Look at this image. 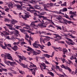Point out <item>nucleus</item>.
<instances>
[{
  "mask_svg": "<svg viewBox=\"0 0 77 77\" xmlns=\"http://www.w3.org/2000/svg\"><path fill=\"white\" fill-rule=\"evenodd\" d=\"M8 47H10L11 48H12V46H11V45L10 44H8Z\"/></svg>",
  "mask_w": 77,
  "mask_h": 77,
  "instance_id": "obj_60",
  "label": "nucleus"
},
{
  "mask_svg": "<svg viewBox=\"0 0 77 77\" xmlns=\"http://www.w3.org/2000/svg\"><path fill=\"white\" fill-rule=\"evenodd\" d=\"M63 9V12H66L67 11V8H64Z\"/></svg>",
  "mask_w": 77,
  "mask_h": 77,
  "instance_id": "obj_39",
  "label": "nucleus"
},
{
  "mask_svg": "<svg viewBox=\"0 0 77 77\" xmlns=\"http://www.w3.org/2000/svg\"><path fill=\"white\" fill-rule=\"evenodd\" d=\"M32 53H33L34 55H35V56L37 55V54H38V53L36 52V51H34L33 50L32 51Z\"/></svg>",
  "mask_w": 77,
  "mask_h": 77,
  "instance_id": "obj_30",
  "label": "nucleus"
},
{
  "mask_svg": "<svg viewBox=\"0 0 77 77\" xmlns=\"http://www.w3.org/2000/svg\"><path fill=\"white\" fill-rule=\"evenodd\" d=\"M37 51L38 52H37V54H40L41 53H42V52L39 50H37Z\"/></svg>",
  "mask_w": 77,
  "mask_h": 77,
  "instance_id": "obj_40",
  "label": "nucleus"
},
{
  "mask_svg": "<svg viewBox=\"0 0 77 77\" xmlns=\"http://www.w3.org/2000/svg\"><path fill=\"white\" fill-rule=\"evenodd\" d=\"M46 12H42V13H40V14L41 15H44V14H46Z\"/></svg>",
  "mask_w": 77,
  "mask_h": 77,
  "instance_id": "obj_43",
  "label": "nucleus"
},
{
  "mask_svg": "<svg viewBox=\"0 0 77 77\" xmlns=\"http://www.w3.org/2000/svg\"><path fill=\"white\" fill-rule=\"evenodd\" d=\"M16 3H20L21 5H23V2L21 1H16Z\"/></svg>",
  "mask_w": 77,
  "mask_h": 77,
  "instance_id": "obj_32",
  "label": "nucleus"
},
{
  "mask_svg": "<svg viewBox=\"0 0 77 77\" xmlns=\"http://www.w3.org/2000/svg\"><path fill=\"white\" fill-rule=\"evenodd\" d=\"M23 26H26L25 27H23V28H24L25 29H28V30H29V29H30V31L31 32V29H30V26L26 24H25L24 23H23Z\"/></svg>",
  "mask_w": 77,
  "mask_h": 77,
  "instance_id": "obj_11",
  "label": "nucleus"
},
{
  "mask_svg": "<svg viewBox=\"0 0 77 77\" xmlns=\"http://www.w3.org/2000/svg\"><path fill=\"white\" fill-rule=\"evenodd\" d=\"M59 43H60L61 44H64L65 42L63 41H60L59 42Z\"/></svg>",
  "mask_w": 77,
  "mask_h": 77,
  "instance_id": "obj_59",
  "label": "nucleus"
},
{
  "mask_svg": "<svg viewBox=\"0 0 77 77\" xmlns=\"http://www.w3.org/2000/svg\"><path fill=\"white\" fill-rule=\"evenodd\" d=\"M14 27L15 28H16V29H20V27H21V26H18L16 25H15L14 26Z\"/></svg>",
  "mask_w": 77,
  "mask_h": 77,
  "instance_id": "obj_35",
  "label": "nucleus"
},
{
  "mask_svg": "<svg viewBox=\"0 0 77 77\" xmlns=\"http://www.w3.org/2000/svg\"><path fill=\"white\" fill-rule=\"evenodd\" d=\"M38 41H36L35 42L32 44V45L34 48H38V46L40 48H41V49H44L43 47H45V46L44 45L41 46V45L40 44H37V43H38ZM38 45V46H36Z\"/></svg>",
  "mask_w": 77,
  "mask_h": 77,
  "instance_id": "obj_1",
  "label": "nucleus"
},
{
  "mask_svg": "<svg viewBox=\"0 0 77 77\" xmlns=\"http://www.w3.org/2000/svg\"><path fill=\"white\" fill-rule=\"evenodd\" d=\"M12 48L14 50V51H16L17 50H18V46H17L15 45L14 46V47H12Z\"/></svg>",
  "mask_w": 77,
  "mask_h": 77,
  "instance_id": "obj_17",
  "label": "nucleus"
},
{
  "mask_svg": "<svg viewBox=\"0 0 77 77\" xmlns=\"http://www.w3.org/2000/svg\"><path fill=\"white\" fill-rule=\"evenodd\" d=\"M34 23H33V22H32L31 24V26H32V27H35L36 26V25L35 24H34Z\"/></svg>",
  "mask_w": 77,
  "mask_h": 77,
  "instance_id": "obj_36",
  "label": "nucleus"
},
{
  "mask_svg": "<svg viewBox=\"0 0 77 77\" xmlns=\"http://www.w3.org/2000/svg\"><path fill=\"white\" fill-rule=\"evenodd\" d=\"M72 14L74 15H76V11L73 12Z\"/></svg>",
  "mask_w": 77,
  "mask_h": 77,
  "instance_id": "obj_62",
  "label": "nucleus"
},
{
  "mask_svg": "<svg viewBox=\"0 0 77 77\" xmlns=\"http://www.w3.org/2000/svg\"><path fill=\"white\" fill-rule=\"evenodd\" d=\"M51 69L52 71H54V72H55V73H57L56 72V71H55L54 70V69H53V67H51Z\"/></svg>",
  "mask_w": 77,
  "mask_h": 77,
  "instance_id": "obj_57",
  "label": "nucleus"
},
{
  "mask_svg": "<svg viewBox=\"0 0 77 77\" xmlns=\"http://www.w3.org/2000/svg\"><path fill=\"white\" fill-rule=\"evenodd\" d=\"M61 6H66V2H65L63 4H61Z\"/></svg>",
  "mask_w": 77,
  "mask_h": 77,
  "instance_id": "obj_33",
  "label": "nucleus"
},
{
  "mask_svg": "<svg viewBox=\"0 0 77 77\" xmlns=\"http://www.w3.org/2000/svg\"><path fill=\"white\" fill-rule=\"evenodd\" d=\"M8 6L10 9H12L14 7V4L12 3H10L8 4Z\"/></svg>",
  "mask_w": 77,
  "mask_h": 77,
  "instance_id": "obj_16",
  "label": "nucleus"
},
{
  "mask_svg": "<svg viewBox=\"0 0 77 77\" xmlns=\"http://www.w3.org/2000/svg\"><path fill=\"white\" fill-rule=\"evenodd\" d=\"M26 44V43L25 42H21V45H24V44Z\"/></svg>",
  "mask_w": 77,
  "mask_h": 77,
  "instance_id": "obj_50",
  "label": "nucleus"
},
{
  "mask_svg": "<svg viewBox=\"0 0 77 77\" xmlns=\"http://www.w3.org/2000/svg\"><path fill=\"white\" fill-rule=\"evenodd\" d=\"M25 39L27 41H28V42L29 43V45H32V44H31V43H32V42L30 41V40L26 39V38H25Z\"/></svg>",
  "mask_w": 77,
  "mask_h": 77,
  "instance_id": "obj_31",
  "label": "nucleus"
},
{
  "mask_svg": "<svg viewBox=\"0 0 77 77\" xmlns=\"http://www.w3.org/2000/svg\"><path fill=\"white\" fill-rule=\"evenodd\" d=\"M25 34H26L25 36L26 38H29V35L27 34V33L25 32L24 33Z\"/></svg>",
  "mask_w": 77,
  "mask_h": 77,
  "instance_id": "obj_38",
  "label": "nucleus"
},
{
  "mask_svg": "<svg viewBox=\"0 0 77 77\" xmlns=\"http://www.w3.org/2000/svg\"><path fill=\"white\" fill-rule=\"evenodd\" d=\"M2 71H4L5 72H7L8 71V69H3V68H2Z\"/></svg>",
  "mask_w": 77,
  "mask_h": 77,
  "instance_id": "obj_47",
  "label": "nucleus"
},
{
  "mask_svg": "<svg viewBox=\"0 0 77 77\" xmlns=\"http://www.w3.org/2000/svg\"><path fill=\"white\" fill-rule=\"evenodd\" d=\"M56 27L58 28V29H60V30H62V28L60 26H57Z\"/></svg>",
  "mask_w": 77,
  "mask_h": 77,
  "instance_id": "obj_55",
  "label": "nucleus"
},
{
  "mask_svg": "<svg viewBox=\"0 0 77 77\" xmlns=\"http://www.w3.org/2000/svg\"><path fill=\"white\" fill-rule=\"evenodd\" d=\"M49 5L50 6H53V4L51 3L50 4H49Z\"/></svg>",
  "mask_w": 77,
  "mask_h": 77,
  "instance_id": "obj_63",
  "label": "nucleus"
},
{
  "mask_svg": "<svg viewBox=\"0 0 77 77\" xmlns=\"http://www.w3.org/2000/svg\"><path fill=\"white\" fill-rule=\"evenodd\" d=\"M41 65H40V66L41 68V70H43V69H46V66L45 63H41Z\"/></svg>",
  "mask_w": 77,
  "mask_h": 77,
  "instance_id": "obj_5",
  "label": "nucleus"
},
{
  "mask_svg": "<svg viewBox=\"0 0 77 77\" xmlns=\"http://www.w3.org/2000/svg\"><path fill=\"white\" fill-rule=\"evenodd\" d=\"M5 59H9V60H12V56L10 55V54H7V55H5Z\"/></svg>",
  "mask_w": 77,
  "mask_h": 77,
  "instance_id": "obj_8",
  "label": "nucleus"
},
{
  "mask_svg": "<svg viewBox=\"0 0 77 77\" xmlns=\"http://www.w3.org/2000/svg\"><path fill=\"white\" fill-rule=\"evenodd\" d=\"M7 27H6V26L4 27V28L5 29V31H9L8 29H7Z\"/></svg>",
  "mask_w": 77,
  "mask_h": 77,
  "instance_id": "obj_53",
  "label": "nucleus"
},
{
  "mask_svg": "<svg viewBox=\"0 0 77 77\" xmlns=\"http://www.w3.org/2000/svg\"><path fill=\"white\" fill-rule=\"evenodd\" d=\"M67 40H68V41H69V42H73V41H72V40L70 38H66Z\"/></svg>",
  "mask_w": 77,
  "mask_h": 77,
  "instance_id": "obj_34",
  "label": "nucleus"
},
{
  "mask_svg": "<svg viewBox=\"0 0 77 77\" xmlns=\"http://www.w3.org/2000/svg\"><path fill=\"white\" fill-rule=\"evenodd\" d=\"M45 37L46 38H49V39H52L53 40H54V38H51V37H49L48 36H46Z\"/></svg>",
  "mask_w": 77,
  "mask_h": 77,
  "instance_id": "obj_48",
  "label": "nucleus"
},
{
  "mask_svg": "<svg viewBox=\"0 0 77 77\" xmlns=\"http://www.w3.org/2000/svg\"><path fill=\"white\" fill-rule=\"evenodd\" d=\"M48 47H50V46L51 45V44L50 42H48Z\"/></svg>",
  "mask_w": 77,
  "mask_h": 77,
  "instance_id": "obj_41",
  "label": "nucleus"
},
{
  "mask_svg": "<svg viewBox=\"0 0 77 77\" xmlns=\"http://www.w3.org/2000/svg\"><path fill=\"white\" fill-rule=\"evenodd\" d=\"M5 39H8V40H10L11 39V38H10V36H7V35H5Z\"/></svg>",
  "mask_w": 77,
  "mask_h": 77,
  "instance_id": "obj_23",
  "label": "nucleus"
},
{
  "mask_svg": "<svg viewBox=\"0 0 77 77\" xmlns=\"http://www.w3.org/2000/svg\"><path fill=\"white\" fill-rule=\"evenodd\" d=\"M3 32H1V36H4V37H5V35H9L10 34L9 33L7 32L4 31H3Z\"/></svg>",
  "mask_w": 77,
  "mask_h": 77,
  "instance_id": "obj_10",
  "label": "nucleus"
},
{
  "mask_svg": "<svg viewBox=\"0 0 77 77\" xmlns=\"http://www.w3.org/2000/svg\"><path fill=\"white\" fill-rule=\"evenodd\" d=\"M59 49L58 50H59V51H62V48H60V47H59Z\"/></svg>",
  "mask_w": 77,
  "mask_h": 77,
  "instance_id": "obj_61",
  "label": "nucleus"
},
{
  "mask_svg": "<svg viewBox=\"0 0 77 77\" xmlns=\"http://www.w3.org/2000/svg\"><path fill=\"white\" fill-rule=\"evenodd\" d=\"M5 21V22H8L9 23V22H12V23H18V21H17L16 20L13 19L12 20H11L8 19V18H6L4 20Z\"/></svg>",
  "mask_w": 77,
  "mask_h": 77,
  "instance_id": "obj_2",
  "label": "nucleus"
},
{
  "mask_svg": "<svg viewBox=\"0 0 77 77\" xmlns=\"http://www.w3.org/2000/svg\"><path fill=\"white\" fill-rule=\"evenodd\" d=\"M9 10V8H6L5 9V11H6V12H8V11Z\"/></svg>",
  "mask_w": 77,
  "mask_h": 77,
  "instance_id": "obj_58",
  "label": "nucleus"
},
{
  "mask_svg": "<svg viewBox=\"0 0 77 77\" xmlns=\"http://www.w3.org/2000/svg\"><path fill=\"white\" fill-rule=\"evenodd\" d=\"M0 47H1L2 49H4V50H6V47L5 46H3V45H1Z\"/></svg>",
  "mask_w": 77,
  "mask_h": 77,
  "instance_id": "obj_28",
  "label": "nucleus"
},
{
  "mask_svg": "<svg viewBox=\"0 0 77 77\" xmlns=\"http://www.w3.org/2000/svg\"><path fill=\"white\" fill-rule=\"evenodd\" d=\"M43 55L45 56V57H47V58H49L50 57H53L52 56H51V55H50L47 54H44Z\"/></svg>",
  "mask_w": 77,
  "mask_h": 77,
  "instance_id": "obj_18",
  "label": "nucleus"
},
{
  "mask_svg": "<svg viewBox=\"0 0 77 77\" xmlns=\"http://www.w3.org/2000/svg\"><path fill=\"white\" fill-rule=\"evenodd\" d=\"M57 20H59L60 21V23H63V24H65L67 25V23L65 22H63L62 21V16H59L57 18Z\"/></svg>",
  "mask_w": 77,
  "mask_h": 77,
  "instance_id": "obj_4",
  "label": "nucleus"
},
{
  "mask_svg": "<svg viewBox=\"0 0 77 77\" xmlns=\"http://www.w3.org/2000/svg\"><path fill=\"white\" fill-rule=\"evenodd\" d=\"M61 60H62V62H65V59L63 58V59H62V58H61Z\"/></svg>",
  "mask_w": 77,
  "mask_h": 77,
  "instance_id": "obj_56",
  "label": "nucleus"
},
{
  "mask_svg": "<svg viewBox=\"0 0 77 77\" xmlns=\"http://www.w3.org/2000/svg\"><path fill=\"white\" fill-rule=\"evenodd\" d=\"M1 13L2 15H6V13H5V12H1Z\"/></svg>",
  "mask_w": 77,
  "mask_h": 77,
  "instance_id": "obj_64",
  "label": "nucleus"
},
{
  "mask_svg": "<svg viewBox=\"0 0 77 77\" xmlns=\"http://www.w3.org/2000/svg\"><path fill=\"white\" fill-rule=\"evenodd\" d=\"M42 18L44 20H46V21L47 20V21H50V20L47 19V17H44V16H43Z\"/></svg>",
  "mask_w": 77,
  "mask_h": 77,
  "instance_id": "obj_24",
  "label": "nucleus"
},
{
  "mask_svg": "<svg viewBox=\"0 0 77 77\" xmlns=\"http://www.w3.org/2000/svg\"><path fill=\"white\" fill-rule=\"evenodd\" d=\"M63 54H65L66 53L68 52V50H67L65 48H63Z\"/></svg>",
  "mask_w": 77,
  "mask_h": 77,
  "instance_id": "obj_15",
  "label": "nucleus"
},
{
  "mask_svg": "<svg viewBox=\"0 0 77 77\" xmlns=\"http://www.w3.org/2000/svg\"><path fill=\"white\" fill-rule=\"evenodd\" d=\"M19 17H20V18H21V17H22V18H23V19H24V20H27V18H29V16L28 15H19Z\"/></svg>",
  "mask_w": 77,
  "mask_h": 77,
  "instance_id": "obj_7",
  "label": "nucleus"
},
{
  "mask_svg": "<svg viewBox=\"0 0 77 77\" xmlns=\"http://www.w3.org/2000/svg\"><path fill=\"white\" fill-rule=\"evenodd\" d=\"M45 41H49L50 39H49V38H46V39H45Z\"/></svg>",
  "mask_w": 77,
  "mask_h": 77,
  "instance_id": "obj_51",
  "label": "nucleus"
},
{
  "mask_svg": "<svg viewBox=\"0 0 77 77\" xmlns=\"http://www.w3.org/2000/svg\"><path fill=\"white\" fill-rule=\"evenodd\" d=\"M45 58V57H40V59H42V60H44Z\"/></svg>",
  "mask_w": 77,
  "mask_h": 77,
  "instance_id": "obj_49",
  "label": "nucleus"
},
{
  "mask_svg": "<svg viewBox=\"0 0 77 77\" xmlns=\"http://www.w3.org/2000/svg\"><path fill=\"white\" fill-rule=\"evenodd\" d=\"M75 3V0H74L72 2V5H74V3Z\"/></svg>",
  "mask_w": 77,
  "mask_h": 77,
  "instance_id": "obj_46",
  "label": "nucleus"
},
{
  "mask_svg": "<svg viewBox=\"0 0 77 77\" xmlns=\"http://www.w3.org/2000/svg\"><path fill=\"white\" fill-rule=\"evenodd\" d=\"M40 42H41V43H42V41L43 42V43L44 44H45V39H43L42 38H40Z\"/></svg>",
  "mask_w": 77,
  "mask_h": 77,
  "instance_id": "obj_20",
  "label": "nucleus"
},
{
  "mask_svg": "<svg viewBox=\"0 0 77 77\" xmlns=\"http://www.w3.org/2000/svg\"><path fill=\"white\" fill-rule=\"evenodd\" d=\"M44 23H39L38 24V26H37L36 27H38L39 26L40 27H42V28H44V27H46L47 26L43 25Z\"/></svg>",
  "mask_w": 77,
  "mask_h": 77,
  "instance_id": "obj_12",
  "label": "nucleus"
},
{
  "mask_svg": "<svg viewBox=\"0 0 77 77\" xmlns=\"http://www.w3.org/2000/svg\"><path fill=\"white\" fill-rule=\"evenodd\" d=\"M53 48L54 49V50H59V48H58L57 47H53Z\"/></svg>",
  "mask_w": 77,
  "mask_h": 77,
  "instance_id": "obj_52",
  "label": "nucleus"
},
{
  "mask_svg": "<svg viewBox=\"0 0 77 77\" xmlns=\"http://www.w3.org/2000/svg\"><path fill=\"white\" fill-rule=\"evenodd\" d=\"M69 35V36H71V37L73 39H75V38H76V37L73 36L71 35Z\"/></svg>",
  "mask_w": 77,
  "mask_h": 77,
  "instance_id": "obj_37",
  "label": "nucleus"
},
{
  "mask_svg": "<svg viewBox=\"0 0 77 77\" xmlns=\"http://www.w3.org/2000/svg\"><path fill=\"white\" fill-rule=\"evenodd\" d=\"M6 26H8L9 27H12V26H11V25L9 24H5Z\"/></svg>",
  "mask_w": 77,
  "mask_h": 77,
  "instance_id": "obj_54",
  "label": "nucleus"
},
{
  "mask_svg": "<svg viewBox=\"0 0 77 77\" xmlns=\"http://www.w3.org/2000/svg\"><path fill=\"white\" fill-rule=\"evenodd\" d=\"M27 48H28L27 49V51H33V50L32 48H30L29 47H27Z\"/></svg>",
  "mask_w": 77,
  "mask_h": 77,
  "instance_id": "obj_21",
  "label": "nucleus"
},
{
  "mask_svg": "<svg viewBox=\"0 0 77 77\" xmlns=\"http://www.w3.org/2000/svg\"><path fill=\"white\" fill-rule=\"evenodd\" d=\"M60 66L62 68H64L65 69L68 70L69 71V72L72 71V70L68 66H65L63 65H62L61 66Z\"/></svg>",
  "mask_w": 77,
  "mask_h": 77,
  "instance_id": "obj_3",
  "label": "nucleus"
},
{
  "mask_svg": "<svg viewBox=\"0 0 77 77\" xmlns=\"http://www.w3.org/2000/svg\"><path fill=\"white\" fill-rule=\"evenodd\" d=\"M63 20L64 21V22H66V23H68V24H72V25H75V26H76L75 24H74V23L71 21L68 20L66 19H63Z\"/></svg>",
  "mask_w": 77,
  "mask_h": 77,
  "instance_id": "obj_6",
  "label": "nucleus"
},
{
  "mask_svg": "<svg viewBox=\"0 0 77 77\" xmlns=\"http://www.w3.org/2000/svg\"><path fill=\"white\" fill-rule=\"evenodd\" d=\"M15 33H16V34H17V35H20V34H19V32H18V30H15Z\"/></svg>",
  "mask_w": 77,
  "mask_h": 77,
  "instance_id": "obj_42",
  "label": "nucleus"
},
{
  "mask_svg": "<svg viewBox=\"0 0 77 77\" xmlns=\"http://www.w3.org/2000/svg\"><path fill=\"white\" fill-rule=\"evenodd\" d=\"M8 74H9V75H10L11 77H13V76H14L13 74H12L11 73L9 72L8 73Z\"/></svg>",
  "mask_w": 77,
  "mask_h": 77,
  "instance_id": "obj_45",
  "label": "nucleus"
},
{
  "mask_svg": "<svg viewBox=\"0 0 77 77\" xmlns=\"http://www.w3.org/2000/svg\"><path fill=\"white\" fill-rule=\"evenodd\" d=\"M19 72L21 74H25V72H24V71H22V70H19Z\"/></svg>",
  "mask_w": 77,
  "mask_h": 77,
  "instance_id": "obj_29",
  "label": "nucleus"
},
{
  "mask_svg": "<svg viewBox=\"0 0 77 77\" xmlns=\"http://www.w3.org/2000/svg\"><path fill=\"white\" fill-rule=\"evenodd\" d=\"M46 8H49V6L47 5H46L45 7H44V9L46 11H49L48 9Z\"/></svg>",
  "mask_w": 77,
  "mask_h": 77,
  "instance_id": "obj_26",
  "label": "nucleus"
},
{
  "mask_svg": "<svg viewBox=\"0 0 77 77\" xmlns=\"http://www.w3.org/2000/svg\"><path fill=\"white\" fill-rule=\"evenodd\" d=\"M49 73L52 77H53L54 76V73H53L52 72H49Z\"/></svg>",
  "mask_w": 77,
  "mask_h": 77,
  "instance_id": "obj_27",
  "label": "nucleus"
},
{
  "mask_svg": "<svg viewBox=\"0 0 77 77\" xmlns=\"http://www.w3.org/2000/svg\"><path fill=\"white\" fill-rule=\"evenodd\" d=\"M20 44V42H15L14 43H13L14 45H18Z\"/></svg>",
  "mask_w": 77,
  "mask_h": 77,
  "instance_id": "obj_44",
  "label": "nucleus"
},
{
  "mask_svg": "<svg viewBox=\"0 0 77 77\" xmlns=\"http://www.w3.org/2000/svg\"><path fill=\"white\" fill-rule=\"evenodd\" d=\"M16 6H17V8L18 9L21 10H22L23 9V8L21 7V6L20 5H17Z\"/></svg>",
  "mask_w": 77,
  "mask_h": 77,
  "instance_id": "obj_19",
  "label": "nucleus"
},
{
  "mask_svg": "<svg viewBox=\"0 0 77 77\" xmlns=\"http://www.w3.org/2000/svg\"><path fill=\"white\" fill-rule=\"evenodd\" d=\"M19 63L20 65H21V66H22V67H23V68H27L28 66H27L22 63Z\"/></svg>",
  "mask_w": 77,
  "mask_h": 77,
  "instance_id": "obj_14",
  "label": "nucleus"
},
{
  "mask_svg": "<svg viewBox=\"0 0 77 77\" xmlns=\"http://www.w3.org/2000/svg\"><path fill=\"white\" fill-rule=\"evenodd\" d=\"M20 31L22 33H24V32H28V33H31V31H30V29H29V30H25L24 29H19Z\"/></svg>",
  "mask_w": 77,
  "mask_h": 77,
  "instance_id": "obj_9",
  "label": "nucleus"
},
{
  "mask_svg": "<svg viewBox=\"0 0 77 77\" xmlns=\"http://www.w3.org/2000/svg\"><path fill=\"white\" fill-rule=\"evenodd\" d=\"M56 37H57V41H59V40H60V39H61V37H60V36L56 35Z\"/></svg>",
  "mask_w": 77,
  "mask_h": 77,
  "instance_id": "obj_25",
  "label": "nucleus"
},
{
  "mask_svg": "<svg viewBox=\"0 0 77 77\" xmlns=\"http://www.w3.org/2000/svg\"><path fill=\"white\" fill-rule=\"evenodd\" d=\"M18 57L21 59V60H27V58H26L24 56H22V57L21 56L18 55Z\"/></svg>",
  "mask_w": 77,
  "mask_h": 77,
  "instance_id": "obj_13",
  "label": "nucleus"
},
{
  "mask_svg": "<svg viewBox=\"0 0 77 77\" xmlns=\"http://www.w3.org/2000/svg\"><path fill=\"white\" fill-rule=\"evenodd\" d=\"M8 63H10L11 66H14V62H11L9 61H8Z\"/></svg>",
  "mask_w": 77,
  "mask_h": 77,
  "instance_id": "obj_22",
  "label": "nucleus"
}]
</instances>
